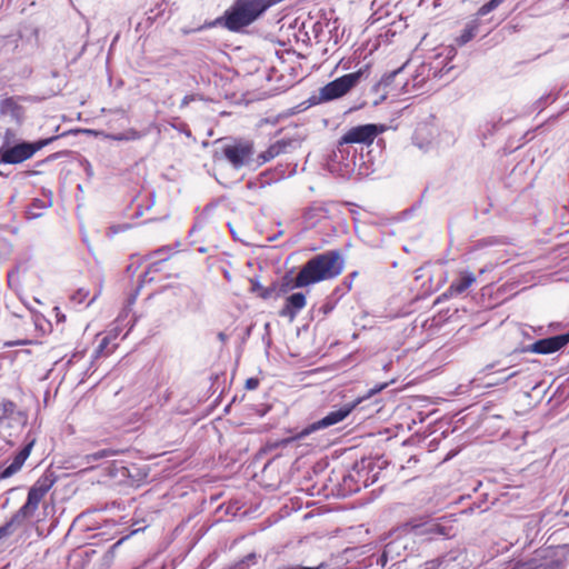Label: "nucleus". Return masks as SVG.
Wrapping results in <instances>:
<instances>
[{
	"instance_id": "obj_1",
	"label": "nucleus",
	"mask_w": 569,
	"mask_h": 569,
	"mask_svg": "<svg viewBox=\"0 0 569 569\" xmlns=\"http://www.w3.org/2000/svg\"><path fill=\"white\" fill-rule=\"evenodd\" d=\"M343 259L338 251H327L310 259L297 274L292 286L281 291L308 287L338 277L343 270Z\"/></svg>"
},
{
	"instance_id": "obj_2",
	"label": "nucleus",
	"mask_w": 569,
	"mask_h": 569,
	"mask_svg": "<svg viewBox=\"0 0 569 569\" xmlns=\"http://www.w3.org/2000/svg\"><path fill=\"white\" fill-rule=\"evenodd\" d=\"M406 67L407 63L393 70L392 72L385 74L380 81V84L383 86V88L393 87L392 89L399 93L419 92L423 88L425 82L429 77L430 68L427 64H420L417 68L415 74H412L411 80H407L405 82L397 81Z\"/></svg>"
},
{
	"instance_id": "obj_3",
	"label": "nucleus",
	"mask_w": 569,
	"mask_h": 569,
	"mask_svg": "<svg viewBox=\"0 0 569 569\" xmlns=\"http://www.w3.org/2000/svg\"><path fill=\"white\" fill-rule=\"evenodd\" d=\"M365 71L358 70L341 76L319 89L318 102H328L346 96L361 80Z\"/></svg>"
},
{
	"instance_id": "obj_4",
	"label": "nucleus",
	"mask_w": 569,
	"mask_h": 569,
	"mask_svg": "<svg viewBox=\"0 0 569 569\" xmlns=\"http://www.w3.org/2000/svg\"><path fill=\"white\" fill-rule=\"evenodd\" d=\"M51 483L48 480H38L28 492L26 503L14 513L16 522H26L38 510L41 500L50 490Z\"/></svg>"
},
{
	"instance_id": "obj_5",
	"label": "nucleus",
	"mask_w": 569,
	"mask_h": 569,
	"mask_svg": "<svg viewBox=\"0 0 569 569\" xmlns=\"http://www.w3.org/2000/svg\"><path fill=\"white\" fill-rule=\"evenodd\" d=\"M387 130L385 124H360L347 130L340 138V144H366L370 146L375 139Z\"/></svg>"
},
{
	"instance_id": "obj_6",
	"label": "nucleus",
	"mask_w": 569,
	"mask_h": 569,
	"mask_svg": "<svg viewBox=\"0 0 569 569\" xmlns=\"http://www.w3.org/2000/svg\"><path fill=\"white\" fill-rule=\"evenodd\" d=\"M51 139L49 140H41L37 142H21L16 146L9 147V146H2L1 147V153H2V161L7 164H18L21 163L30 158L33 157V154L39 151L41 148H43L46 144L49 143Z\"/></svg>"
},
{
	"instance_id": "obj_7",
	"label": "nucleus",
	"mask_w": 569,
	"mask_h": 569,
	"mask_svg": "<svg viewBox=\"0 0 569 569\" xmlns=\"http://www.w3.org/2000/svg\"><path fill=\"white\" fill-rule=\"evenodd\" d=\"M357 405H358V401L352 402V403H347L337 410L330 411L322 419L315 422L310 429H305L298 436V438H302L303 436L309 435V432L311 430L327 428V427L333 426V425L342 421L345 418H347L349 416V413L356 408Z\"/></svg>"
},
{
	"instance_id": "obj_8",
	"label": "nucleus",
	"mask_w": 569,
	"mask_h": 569,
	"mask_svg": "<svg viewBox=\"0 0 569 569\" xmlns=\"http://www.w3.org/2000/svg\"><path fill=\"white\" fill-rule=\"evenodd\" d=\"M569 343V332L541 339L532 343L528 350L533 353L549 355L556 352Z\"/></svg>"
},
{
	"instance_id": "obj_9",
	"label": "nucleus",
	"mask_w": 569,
	"mask_h": 569,
	"mask_svg": "<svg viewBox=\"0 0 569 569\" xmlns=\"http://www.w3.org/2000/svg\"><path fill=\"white\" fill-rule=\"evenodd\" d=\"M223 154L234 168L239 169L252 156V148L249 143L231 144L224 147Z\"/></svg>"
},
{
	"instance_id": "obj_10",
	"label": "nucleus",
	"mask_w": 569,
	"mask_h": 569,
	"mask_svg": "<svg viewBox=\"0 0 569 569\" xmlns=\"http://www.w3.org/2000/svg\"><path fill=\"white\" fill-rule=\"evenodd\" d=\"M307 298L302 292H296L290 295L286 299L284 307L280 310V316L293 320L297 315L306 307Z\"/></svg>"
},
{
	"instance_id": "obj_11",
	"label": "nucleus",
	"mask_w": 569,
	"mask_h": 569,
	"mask_svg": "<svg viewBox=\"0 0 569 569\" xmlns=\"http://www.w3.org/2000/svg\"><path fill=\"white\" fill-rule=\"evenodd\" d=\"M34 441L32 440L27 446H24L13 458L12 462L2 470L0 473V479H7L17 473L28 459L31 453Z\"/></svg>"
},
{
	"instance_id": "obj_12",
	"label": "nucleus",
	"mask_w": 569,
	"mask_h": 569,
	"mask_svg": "<svg viewBox=\"0 0 569 569\" xmlns=\"http://www.w3.org/2000/svg\"><path fill=\"white\" fill-rule=\"evenodd\" d=\"M476 282V276L470 271H463L460 277L452 281L447 291L446 297H455L465 292L469 287Z\"/></svg>"
},
{
	"instance_id": "obj_13",
	"label": "nucleus",
	"mask_w": 569,
	"mask_h": 569,
	"mask_svg": "<svg viewBox=\"0 0 569 569\" xmlns=\"http://www.w3.org/2000/svg\"><path fill=\"white\" fill-rule=\"evenodd\" d=\"M103 137L113 141H133L140 139L141 133L131 128L121 133H106Z\"/></svg>"
},
{
	"instance_id": "obj_14",
	"label": "nucleus",
	"mask_w": 569,
	"mask_h": 569,
	"mask_svg": "<svg viewBox=\"0 0 569 569\" xmlns=\"http://www.w3.org/2000/svg\"><path fill=\"white\" fill-rule=\"evenodd\" d=\"M478 27L479 24L477 21L468 23L463 29L462 33L460 34V37L457 38L458 44L463 46L467 42H469L477 34Z\"/></svg>"
},
{
	"instance_id": "obj_15",
	"label": "nucleus",
	"mask_w": 569,
	"mask_h": 569,
	"mask_svg": "<svg viewBox=\"0 0 569 569\" xmlns=\"http://www.w3.org/2000/svg\"><path fill=\"white\" fill-rule=\"evenodd\" d=\"M118 333H119L118 330L110 331L108 336H106L101 339L98 348L96 349V357H100L104 353H110L113 351L114 348H112L111 350H108V347H109V343L111 342V340L117 338Z\"/></svg>"
},
{
	"instance_id": "obj_16",
	"label": "nucleus",
	"mask_w": 569,
	"mask_h": 569,
	"mask_svg": "<svg viewBox=\"0 0 569 569\" xmlns=\"http://www.w3.org/2000/svg\"><path fill=\"white\" fill-rule=\"evenodd\" d=\"M19 106L12 98H7L0 103V112L3 114H10L11 117H18Z\"/></svg>"
},
{
	"instance_id": "obj_17",
	"label": "nucleus",
	"mask_w": 569,
	"mask_h": 569,
	"mask_svg": "<svg viewBox=\"0 0 569 569\" xmlns=\"http://www.w3.org/2000/svg\"><path fill=\"white\" fill-rule=\"evenodd\" d=\"M23 522H16L14 515L11 519L3 526L0 527V539L11 535L17 528L21 527Z\"/></svg>"
},
{
	"instance_id": "obj_18",
	"label": "nucleus",
	"mask_w": 569,
	"mask_h": 569,
	"mask_svg": "<svg viewBox=\"0 0 569 569\" xmlns=\"http://www.w3.org/2000/svg\"><path fill=\"white\" fill-rule=\"evenodd\" d=\"M281 148L278 144L270 146L268 150L262 152L259 158L262 162H268L280 153Z\"/></svg>"
},
{
	"instance_id": "obj_19",
	"label": "nucleus",
	"mask_w": 569,
	"mask_h": 569,
	"mask_svg": "<svg viewBox=\"0 0 569 569\" xmlns=\"http://www.w3.org/2000/svg\"><path fill=\"white\" fill-rule=\"evenodd\" d=\"M505 0H490L485 3L479 10L478 16L483 17L495 10L499 4H501Z\"/></svg>"
},
{
	"instance_id": "obj_20",
	"label": "nucleus",
	"mask_w": 569,
	"mask_h": 569,
	"mask_svg": "<svg viewBox=\"0 0 569 569\" xmlns=\"http://www.w3.org/2000/svg\"><path fill=\"white\" fill-rule=\"evenodd\" d=\"M108 456H110V451H108V450H99V451H97V452H94L92 455L86 456V460L89 463V462L97 461L99 459L106 458Z\"/></svg>"
},
{
	"instance_id": "obj_21",
	"label": "nucleus",
	"mask_w": 569,
	"mask_h": 569,
	"mask_svg": "<svg viewBox=\"0 0 569 569\" xmlns=\"http://www.w3.org/2000/svg\"><path fill=\"white\" fill-rule=\"evenodd\" d=\"M87 295L88 292L81 289L72 296V300L76 301L77 303H82Z\"/></svg>"
},
{
	"instance_id": "obj_22",
	"label": "nucleus",
	"mask_w": 569,
	"mask_h": 569,
	"mask_svg": "<svg viewBox=\"0 0 569 569\" xmlns=\"http://www.w3.org/2000/svg\"><path fill=\"white\" fill-rule=\"evenodd\" d=\"M258 385H259V381L256 378H249L246 381V388L249 389V390L256 389L258 387Z\"/></svg>"
},
{
	"instance_id": "obj_23",
	"label": "nucleus",
	"mask_w": 569,
	"mask_h": 569,
	"mask_svg": "<svg viewBox=\"0 0 569 569\" xmlns=\"http://www.w3.org/2000/svg\"><path fill=\"white\" fill-rule=\"evenodd\" d=\"M512 569H535V568L529 563H521V565L516 566Z\"/></svg>"
},
{
	"instance_id": "obj_24",
	"label": "nucleus",
	"mask_w": 569,
	"mask_h": 569,
	"mask_svg": "<svg viewBox=\"0 0 569 569\" xmlns=\"http://www.w3.org/2000/svg\"><path fill=\"white\" fill-rule=\"evenodd\" d=\"M260 296H261L262 298H264V299H266V298H268V297L270 296V290H269V289H263V288H262V289H261V291H260Z\"/></svg>"
},
{
	"instance_id": "obj_25",
	"label": "nucleus",
	"mask_w": 569,
	"mask_h": 569,
	"mask_svg": "<svg viewBox=\"0 0 569 569\" xmlns=\"http://www.w3.org/2000/svg\"><path fill=\"white\" fill-rule=\"evenodd\" d=\"M261 289H262V287L258 282L252 283V290L253 291H258V290L261 291Z\"/></svg>"
},
{
	"instance_id": "obj_26",
	"label": "nucleus",
	"mask_w": 569,
	"mask_h": 569,
	"mask_svg": "<svg viewBox=\"0 0 569 569\" xmlns=\"http://www.w3.org/2000/svg\"><path fill=\"white\" fill-rule=\"evenodd\" d=\"M190 101V97H184L182 100V106H187Z\"/></svg>"
},
{
	"instance_id": "obj_27",
	"label": "nucleus",
	"mask_w": 569,
	"mask_h": 569,
	"mask_svg": "<svg viewBox=\"0 0 569 569\" xmlns=\"http://www.w3.org/2000/svg\"><path fill=\"white\" fill-rule=\"evenodd\" d=\"M383 387H385V386H380L379 388L371 390V391H370V395H373V393H376V392H378V391L382 390V389H383Z\"/></svg>"
},
{
	"instance_id": "obj_28",
	"label": "nucleus",
	"mask_w": 569,
	"mask_h": 569,
	"mask_svg": "<svg viewBox=\"0 0 569 569\" xmlns=\"http://www.w3.org/2000/svg\"><path fill=\"white\" fill-rule=\"evenodd\" d=\"M517 373H518L517 371H512V372H510V373L507 376V378H506V379L512 378V377L517 376Z\"/></svg>"
}]
</instances>
